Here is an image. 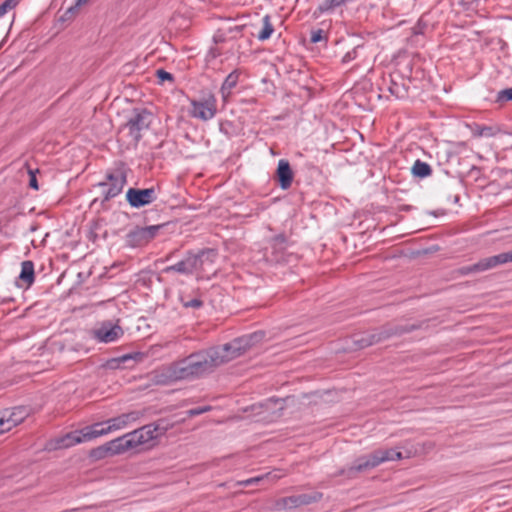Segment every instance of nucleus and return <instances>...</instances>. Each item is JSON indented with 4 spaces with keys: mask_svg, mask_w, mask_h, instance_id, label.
Here are the masks:
<instances>
[{
    "mask_svg": "<svg viewBox=\"0 0 512 512\" xmlns=\"http://www.w3.org/2000/svg\"><path fill=\"white\" fill-rule=\"evenodd\" d=\"M276 175L281 188L287 189L288 187H290L293 179V173L288 161L284 159H281L279 161Z\"/></svg>",
    "mask_w": 512,
    "mask_h": 512,
    "instance_id": "obj_18",
    "label": "nucleus"
},
{
    "mask_svg": "<svg viewBox=\"0 0 512 512\" xmlns=\"http://www.w3.org/2000/svg\"><path fill=\"white\" fill-rule=\"evenodd\" d=\"M141 416L142 412L132 411L111 418L105 422L95 423L93 425L86 426L81 430L70 432L57 440L56 448H68L75 444L89 442L100 436L123 429L130 423L139 420Z\"/></svg>",
    "mask_w": 512,
    "mask_h": 512,
    "instance_id": "obj_3",
    "label": "nucleus"
},
{
    "mask_svg": "<svg viewBox=\"0 0 512 512\" xmlns=\"http://www.w3.org/2000/svg\"><path fill=\"white\" fill-rule=\"evenodd\" d=\"M165 272L169 273L172 271L183 273V274H191L190 272V264L186 263V260L183 259L182 261L176 263L175 265L169 266L165 268Z\"/></svg>",
    "mask_w": 512,
    "mask_h": 512,
    "instance_id": "obj_24",
    "label": "nucleus"
},
{
    "mask_svg": "<svg viewBox=\"0 0 512 512\" xmlns=\"http://www.w3.org/2000/svg\"><path fill=\"white\" fill-rule=\"evenodd\" d=\"M202 305V302L198 299H193L188 302H184L185 307H193V308H199Z\"/></svg>",
    "mask_w": 512,
    "mask_h": 512,
    "instance_id": "obj_31",
    "label": "nucleus"
},
{
    "mask_svg": "<svg viewBox=\"0 0 512 512\" xmlns=\"http://www.w3.org/2000/svg\"><path fill=\"white\" fill-rule=\"evenodd\" d=\"M156 75H157L160 83H164L165 81L173 80L172 74H170L169 72H166L162 69L157 70Z\"/></svg>",
    "mask_w": 512,
    "mask_h": 512,
    "instance_id": "obj_27",
    "label": "nucleus"
},
{
    "mask_svg": "<svg viewBox=\"0 0 512 512\" xmlns=\"http://www.w3.org/2000/svg\"><path fill=\"white\" fill-rule=\"evenodd\" d=\"M153 121V114L146 109H134L122 126L121 132L126 133L136 144L142 138Z\"/></svg>",
    "mask_w": 512,
    "mask_h": 512,
    "instance_id": "obj_7",
    "label": "nucleus"
},
{
    "mask_svg": "<svg viewBox=\"0 0 512 512\" xmlns=\"http://www.w3.org/2000/svg\"><path fill=\"white\" fill-rule=\"evenodd\" d=\"M123 334V329L112 321H104L91 331L92 337L102 343L115 342L120 339Z\"/></svg>",
    "mask_w": 512,
    "mask_h": 512,
    "instance_id": "obj_8",
    "label": "nucleus"
},
{
    "mask_svg": "<svg viewBox=\"0 0 512 512\" xmlns=\"http://www.w3.org/2000/svg\"><path fill=\"white\" fill-rule=\"evenodd\" d=\"M239 80V73L238 71L231 72L225 79V81L222 84V87L220 89L222 98L224 101H227L229 98L232 89L237 85Z\"/></svg>",
    "mask_w": 512,
    "mask_h": 512,
    "instance_id": "obj_19",
    "label": "nucleus"
},
{
    "mask_svg": "<svg viewBox=\"0 0 512 512\" xmlns=\"http://www.w3.org/2000/svg\"><path fill=\"white\" fill-rule=\"evenodd\" d=\"M476 133L478 136L492 137L496 134V130L492 127H482Z\"/></svg>",
    "mask_w": 512,
    "mask_h": 512,
    "instance_id": "obj_28",
    "label": "nucleus"
},
{
    "mask_svg": "<svg viewBox=\"0 0 512 512\" xmlns=\"http://www.w3.org/2000/svg\"><path fill=\"white\" fill-rule=\"evenodd\" d=\"M264 338L263 332H255L234 339L222 346L207 349L213 369L243 355L249 349L260 343Z\"/></svg>",
    "mask_w": 512,
    "mask_h": 512,
    "instance_id": "obj_5",
    "label": "nucleus"
},
{
    "mask_svg": "<svg viewBox=\"0 0 512 512\" xmlns=\"http://www.w3.org/2000/svg\"><path fill=\"white\" fill-rule=\"evenodd\" d=\"M126 199L132 207L140 208L152 203L156 199V192L154 188H130L126 193Z\"/></svg>",
    "mask_w": 512,
    "mask_h": 512,
    "instance_id": "obj_12",
    "label": "nucleus"
},
{
    "mask_svg": "<svg viewBox=\"0 0 512 512\" xmlns=\"http://www.w3.org/2000/svg\"><path fill=\"white\" fill-rule=\"evenodd\" d=\"M108 179V183L102 184L104 187L108 186V189L105 191L106 199L114 198L121 193L126 183L125 176L121 173L110 175Z\"/></svg>",
    "mask_w": 512,
    "mask_h": 512,
    "instance_id": "obj_17",
    "label": "nucleus"
},
{
    "mask_svg": "<svg viewBox=\"0 0 512 512\" xmlns=\"http://www.w3.org/2000/svg\"><path fill=\"white\" fill-rule=\"evenodd\" d=\"M431 172V167L427 163L420 160L415 161L412 166V173L416 177L424 178L429 176Z\"/></svg>",
    "mask_w": 512,
    "mask_h": 512,
    "instance_id": "obj_22",
    "label": "nucleus"
},
{
    "mask_svg": "<svg viewBox=\"0 0 512 512\" xmlns=\"http://www.w3.org/2000/svg\"><path fill=\"white\" fill-rule=\"evenodd\" d=\"M20 280L30 285L34 281V265L31 261H24L21 265Z\"/></svg>",
    "mask_w": 512,
    "mask_h": 512,
    "instance_id": "obj_20",
    "label": "nucleus"
},
{
    "mask_svg": "<svg viewBox=\"0 0 512 512\" xmlns=\"http://www.w3.org/2000/svg\"><path fill=\"white\" fill-rule=\"evenodd\" d=\"M400 459H402V453L399 450L393 448L378 449L370 454L357 458L350 467L349 472L370 471L384 462Z\"/></svg>",
    "mask_w": 512,
    "mask_h": 512,
    "instance_id": "obj_6",
    "label": "nucleus"
},
{
    "mask_svg": "<svg viewBox=\"0 0 512 512\" xmlns=\"http://www.w3.org/2000/svg\"><path fill=\"white\" fill-rule=\"evenodd\" d=\"M211 361L206 350L164 366L152 373L157 384H169L179 380H189L212 372Z\"/></svg>",
    "mask_w": 512,
    "mask_h": 512,
    "instance_id": "obj_2",
    "label": "nucleus"
},
{
    "mask_svg": "<svg viewBox=\"0 0 512 512\" xmlns=\"http://www.w3.org/2000/svg\"><path fill=\"white\" fill-rule=\"evenodd\" d=\"M20 0H5L0 5V17L7 13L8 10L17 6Z\"/></svg>",
    "mask_w": 512,
    "mask_h": 512,
    "instance_id": "obj_26",
    "label": "nucleus"
},
{
    "mask_svg": "<svg viewBox=\"0 0 512 512\" xmlns=\"http://www.w3.org/2000/svg\"><path fill=\"white\" fill-rule=\"evenodd\" d=\"M90 0H77L75 7L70 8V10H73L77 7H81L83 5H86Z\"/></svg>",
    "mask_w": 512,
    "mask_h": 512,
    "instance_id": "obj_34",
    "label": "nucleus"
},
{
    "mask_svg": "<svg viewBox=\"0 0 512 512\" xmlns=\"http://www.w3.org/2000/svg\"><path fill=\"white\" fill-rule=\"evenodd\" d=\"M172 426L161 419L119 437L124 453L155 446L159 438L165 435Z\"/></svg>",
    "mask_w": 512,
    "mask_h": 512,
    "instance_id": "obj_4",
    "label": "nucleus"
},
{
    "mask_svg": "<svg viewBox=\"0 0 512 512\" xmlns=\"http://www.w3.org/2000/svg\"><path fill=\"white\" fill-rule=\"evenodd\" d=\"M208 410H209V408H208V407H205V408H199V409H197V408H196V409H191V410H189V412H188V413H189V415H190V416H195V415H199V414H201V413H204V412H206V411H208Z\"/></svg>",
    "mask_w": 512,
    "mask_h": 512,
    "instance_id": "obj_32",
    "label": "nucleus"
},
{
    "mask_svg": "<svg viewBox=\"0 0 512 512\" xmlns=\"http://www.w3.org/2000/svg\"><path fill=\"white\" fill-rule=\"evenodd\" d=\"M216 253L213 250L202 251L197 255H189L185 258L186 263L190 264V272L202 271L205 272L207 268L214 262Z\"/></svg>",
    "mask_w": 512,
    "mask_h": 512,
    "instance_id": "obj_13",
    "label": "nucleus"
},
{
    "mask_svg": "<svg viewBox=\"0 0 512 512\" xmlns=\"http://www.w3.org/2000/svg\"><path fill=\"white\" fill-rule=\"evenodd\" d=\"M280 476L276 475V474H272V473H267L265 475H262V476H258V477H253V478H250V479H247V480H244V481H241L239 482L238 484L239 485H242V486H250V485H253V484H257L265 479H271V480H275L277 478H279Z\"/></svg>",
    "mask_w": 512,
    "mask_h": 512,
    "instance_id": "obj_25",
    "label": "nucleus"
},
{
    "mask_svg": "<svg viewBox=\"0 0 512 512\" xmlns=\"http://www.w3.org/2000/svg\"><path fill=\"white\" fill-rule=\"evenodd\" d=\"M30 186L34 189H38V184H37V180H36V177L35 175L31 174V177H30Z\"/></svg>",
    "mask_w": 512,
    "mask_h": 512,
    "instance_id": "obj_33",
    "label": "nucleus"
},
{
    "mask_svg": "<svg viewBox=\"0 0 512 512\" xmlns=\"http://www.w3.org/2000/svg\"><path fill=\"white\" fill-rule=\"evenodd\" d=\"M26 408L17 407L0 411V434L10 431L27 417Z\"/></svg>",
    "mask_w": 512,
    "mask_h": 512,
    "instance_id": "obj_10",
    "label": "nucleus"
},
{
    "mask_svg": "<svg viewBox=\"0 0 512 512\" xmlns=\"http://www.w3.org/2000/svg\"><path fill=\"white\" fill-rule=\"evenodd\" d=\"M319 498L318 494H301L286 497L281 499L277 506L281 509H292L301 505H308L312 502L317 501Z\"/></svg>",
    "mask_w": 512,
    "mask_h": 512,
    "instance_id": "obj_16",
    "label": "nucleus"
},
{
    "mask_svg": "<svg viewBox=\"0 0 512 512\" xmlns=\"http://www.w3.org/2000/svg\"><path fill=\"white\" fill-rule=\"evenodd\" d=\"M190 114L192 117L203 121L212 119L216 114L215 97L211 95L202 101H192Z\"/></svg>",
    "mask_w": 512,
    "mask_h": 512,
    "instance_id": "obj_11",
    "label": "nucleus"
},
{
    "mask_svg": "<svg viewBox=\"0 0 512 512\" xmlns=\"http://www.w3.org/2000/svg\"><path fill=\"white\" fill-rule=\"evenodd\" d=\"M262 24H263L262 29L259 31L257 38L260 41H265L271 37V35L274 31V28H273V25L271 24L269 15H266L263 17Z\"/></svg>",
    "mask_w": 512,
    "mask_h": 512,
    "instance_id": "obj_21",
    "label": "nucleus"
},
{
    "mask_svg": "<svg viewBox=\"0 0 512 512\" xmlns=\"http://www.w3.org/2000/svg\"><path fill=\"white\" fill-rule=\"evenodd\" d=\"M160 228L159 225L136 227L128 234V241L133 246L143 245L153 239Z\"/></svg>",
    "mask_w": 512,
    "mask_h": 512,
    "instance_id": "obj_14",
    "label": "nucleus"
},
{
    "mask_svg": "<svg viewBox=\"0 0 512 512\" xmlns=\"http://www.w3.org/2000/svg\"><path fill=\"white\" fill-rule=\"evenodd\" d=\"M512 262V250L480 260L479 262L462 268V273H479L492 269L498 265Z\"/></svg>",
    "mask_w": 512,
    "mask_h": 512,
    "instance_id": "obj_9",
    "label": "nucleus"
},
{
    "mask_svg": "<svg viewBox=\"0 0 512 512\" xmlns=\"http://www.w3.org/2000/svg\"><path fill=\"white\" fill-rule=\"evenodd\" d=\"M144 358V354L136 352L131 354L123 355L122 357L118 359H114L112 363V367H119L121 363L126 364L130 361H133L134 363L142 361Z\"/></svg>",
    "mask_w": 512,
    "mask_h": 512,
    "instance_id": "obj_23",
    "label": "nucleus"
},
{
    "mask_svg": "<svg viewBox=\"0 0 512 512\" xmlns=\"http://www.w3.org/2000/svg\"><path fill=\"white\" fill-rule=\"evenodd\" d=\"M211 361L206 350L164 366L152 373L157 384H169L179 380H189L212 372Z\"/></svg>",
    "mask_w": 512,
    "mask_h": 512,
    "instance_id": "obj_1",
    "label": "nucleus"
},
{
    "mask_svg": "<svg viewBox=\"0 0 512 512\" xmlns=\"http://www.w3.org/2000/svg\"><path fill=\"white\" fill-rule=\"evenodd\" d=\"M499 95L501 99L512 100V88L501 91Z\"/></svg>",
    "mask_w": 512,
    "mask_h": 512,
    "instance_id": "obj_30",
    "label": "nucleus"
},
{
    "mask_svg": "<svg viewBox=\"0 0 512 512\" xmlns=\"http://www.w3.org/2000/svg\"><path fill=\"white\" fill-rule=\"evenodd\" d=\"M123 446L119 437L91 450L90 457L94 460H101L106 457L123 454Z\"/></svg>",
    "mask_w": 512,
    "mask_h": 512,
    "instance_id": "obj_15",
    "label": "nucleus"
},
{
    "mask_svg": "<svg viewBox=\"0 0 512 512\" xmlns=\"http://www.w3.org/2000/svg\"><path fill=\"white\" fill-rule=\"evenodd\" d=\"M322 39H323V31L322 30L312 31L311 42L317 43V42H320Z\"/></svg>",
    "mask_w": 512,
    "mask_h": 512,
    "instance_id": "obj_29",
    "label": "nucleus"
}]
</instances>
